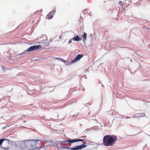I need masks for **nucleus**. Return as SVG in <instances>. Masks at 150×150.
I'll return each mask as SVG.
<instances>
[{
  "instance_id": "dca6fc26",
  "label": "nucleus",
  "mask_w": 150,
  "mask_h": 150,
  "mask_svg": "<svg viewBox=\"0 0 150 150\" xmlns=\"http://www.w3.org/2000/svg\"><path fill=\"white\" fill-rule=\"evenodd\" d=\"M143 116H143H143H140V115L138 116H135L134 115V116H133V117H143Z\"/></svg>"
},
{
  "instance_id": "39448f33",
  "label": "nucleus",
  "mask_w": 150,
  "mask_h": 150,
  "mask_svg": "<svg viewBox=\"0 0 150 150\" xmlns=\"http://www.w3.org/2000/svg\"><path fill=\"white\" fill-rule=\"evenodd\" d=\"M41 47L42 46L41 45L32 46L28 48L26 50V51H32L34 50L40 49Z\"/></svg>"
},
{
  "instance_id": "f8f14e48",
  "label": "nucleus",
  "mask_w": 150,
  "mask_h": 150,
  "mask_svg": "<svg viewBox=\"0 0 150 150\" xmlns=\"http://www.w3.org/2000/svg\"><path fill=\"white\" fill-rule=\"evenodd\" d=\"M5 139H0V145L2 144V143L4 142Z\"/></svg>"
},
{
  "instance_id": "7ed1b4c3",
  "label": "nucleus",
  "mask_w": 150,
  "mask_h": 150,
  "mask_svg": "<svg viewBox=\"0 0 150 150\" xmlns=\"http://www.w3.org/2000/svg\"><path fill=\"white\" fill-rule=\"evenodd\" d=\"M39 141H40V140H31L29 139L28 140L29 150H30L33 149H36L38 148L37 147H38V146H37V145L38 144V142Z\"/></svg>"
},
{
  "instance_id": "2eb2a0df",
  "label": "nucleus",
  "mask_w": 150,
  "mask_h": 150,
  "mask_svg": "<svg viewBox=\"0 0 150 150\" xmlns=\"http://www.w3.org/2000/svg\"><path fill=\"white\" fill-rule=\"evenodd\" d=\"M55 9H54V10H52V11H51V12H52V13L53 14H54L55 13Z\"/></svg>"
},
{
  "instance_id": "ddd939ff",
  "label": "nucleus",
  "mask_w": 150,
  "mask_h": 150,
  "mask_svg": "<svg viewBox=\"0 0 150 150\" xmlns=\"http://www.w3.org/2000/svg\"><path fill=\"white\" fill-rule=\"evenodd\" d=\"M56 59H60V60H61V61H62L63 62H65V61L64 60V59H61V58H56Z\"/></svg>"
},
{
  "instance_id": "f3484780",
  "label": "nucleus",
  "mask_w": 150,
  "mask_h": 150,
  "mask_svg": "<svg viewBox=\"0 0 150 150\" xmlns=\"http://www.w3.org/2000/svg\"><path fill=\"white\" fill-rule=\"evenodd\" d=\"M127 0H122V1H120V3H122V1H126Z\"/></svg>"
},
{
  "instance_id": "6e6552de",
  "label": "nucleus",
  "mask_w": 150,
  "mask_h": 150,
  "mask_svg": "<svg viewBox=\"0 0 150 150\" xmlns=\"http://www.w3.org/2000/svg\"><path fill=\"white\" fill-rule=\"evenodd\" d=\"M83 55L82 54H79L72 61V62L74 63L76 62L79 60L81 58L83 57Z\"/></svg>"
},
{
  "instance_id": "f257e3e1",
  "label": "nucleus",
  "mask_w": 150,
  "mask_h": 150,
  "mask_svg": "<svg viewBox=\"0 0 150 150\" xmlns=\"http://www.w3.org/2000/svg\"><path fill=\"white\" fill-rule=\"evenodd\" d=\"M117 139L115 136L106 135L103 137V143L106 146H111L115 143Z\"/></svg>"
},
{
  "instance_id": "9d476101",
  "label": "nucleus",
  "mask_w": 150,
  "mask_h": 150,
  "mask_svg": "<svg viewBox=\"0 0 150 150\" xmlns=\"http://www.w3.org/2000/svg\"><path fill=\"white\" fill-rule=\"evenodd\" d=\"M53 14L52 12H50L47 16L46 18L48 19H51L53 17Z\"/></svg>"
},
{
  "instance_id": "423d86ee",
  "label": "nucleus",
  "mask_w": 150,
  "mask_h": 150,
  "mask_svg": "<svg viewBox=\"0 0 150 150\" xmlns=\"http://www.w3.org/2000/svg\"><path fill=\"white\" fill-rule=\"evenodd\" d=\"M86 145L82 144L79 146H76L74 147L70 148V149L72 150H78L86 147Z\"/></svg>"
},
{
  "instance_id": "0eeeda50",
  "label": "nucleus",
  "mask_w": 150,
  "mask_h": 150,
  "mask_svg": "<svg viewBox=\"0 0 150 150\" xmlns=\"http://www.w3.org/2000/svg\"><path fill=\"white\" fill-rule=\"evenodd\" d=\"M83 140L81 139H74L73 140H67L63 141V142H68L69 143H71L74 142H78L79 141H83Z\"/></svg>"
},
{
  "instance_id": "20e7f679",
  "label": "nucleus",
  "mask_w": 150,
  "mask_h": 150,
  "mask_svg": "<svg viewBox=\"0 0 150 150\" xmlns=\"http://www.w3.org/2000/svg\"><path fill=\"white\" fill-rule=\"evenodd\" d=\"M11 146L12 144L10 143V140L5 139V140L3 142V146L1 147L4 150H6L10 149Z\"/></svg>"
},
{
  "instance_id": "a211bd4d",
  "label": "nucleus",
  "mask_w": 150,
  "mask_h": 150,
  "mask_svg": "<svg viewBox=\"0 0 150 150\" xmlns=\"http://www.w3.org/2000/svg\"><path fill=\"white\" fill-rule=\"evenodd\" d=\"M24 122H26V121H24Z\"/></svg>"
},
{
  "instance_id": "9b49d317",
  "label": "nucleus",
  "mask_w": 150,
  "mask_h": 150,
  "mask_svg": "<svg viewBox=\"0 0 150 150\" xmlns=\"http://www.w3.org/2000/svg\"><path fill=\"white\" fill-rule=\"evenodd\" d=\"M86 36L87 34L85 33L82 36L83 40L84 42L86 40Z\"/></svg>"
},
{
  "instance_id": "4468645a",
  "label": "nucleus",
  "mask_w": 150,
  "mask_h": 150,
  "mask_svg": "<svg viewBox=\"0 0 150 150\" xmlns=\"http://www.w3.org/2000/svg\"><path fill=\"white\" fill-rule=\"evenodd\" d=\"M72 40H73V39H72V38H71L69 41L68 43V44H69L70 43H71L72 42Z\"/></svg>"
},
{
  "instance_id": "f03ea898",
  "label": "nucleus",
  "mask_w": 150,
  "mask_h": 150,
  "mask_svg": "<svg viewBox=\"0 0 150 150\" xmlns=\"http://www.w3.org/2000/svg\"><path fill=\"white\" fill-rule=\"evenodd\" d=\"M17 144V149L19 150H29L28 140H25L22 141L18 142L16 143Z\"/></svg>"
},
{
  "instance_id": "1a4fd4ad",
  "label": "nucleus",
  "mask_w": 150,
  "mask_h": 150,
  "mask_svg": "<svg viewBox=\"0 0 150 150\" xmlns=\"http://www.w3.org/2000/svg\"><path fill=\"white\" fill-rule=\"evenodd\" d=\"M72 39L74 41H79L82 40V38L79 37L78 35L75 36L74 37L72 38Z\"/></svg>"
}]
</instances>
